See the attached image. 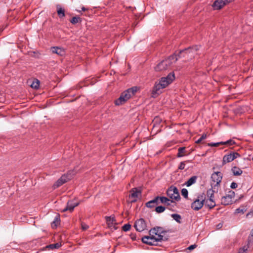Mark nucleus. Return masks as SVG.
Instances as JSON below:
<instances>
[{
	"mask_svg": "<svg viewBox=\"0 0 253 253\" xmlns=\"http://www.w3.org/2000/svg\"><path fill=\"white\" fill-rule=\"evenodd\" d=\"M175 79L173 72L169 73L166 77L161 78L159 83L156 82L151 91V97L155 98L162 93L161 89L166 88Z\"/></svg>",
	"mask_w": 253,
	"mask_h": 253,
	"instance_id": "f257e3e1",
	"label": "nucleus"
},
{
	"mask_svg": "<svg viewBox=\"0 0 253 253\" xmlns=\"http://www.w3.org/2000/svg\"><path fill=\"white\" fill-rule=\"evenodd\" d=\"M75 172L74 170L68 171L67 173L62 175L60 178L56 181L53 185V188L56 189L58 188L68 181L71 180Z\"/></svg>",
	"mask_w": 253,
	"mask_h": 253,
	"instance_id": "f03ea898",
	"label": "nucleus"
},
{
	"mask_svg": "<svg viewBox=\"0 0 253 253\" xmlns=\"http://www.w3.org/2000/svg\"><path fill=\"white\" fill-rule=\"evenodd\" d=\"M199 49V46L197 45L184 48V49H187V50L184 51L182 54L183 55H184L183 58H185V60L192 59L194 57V53L198 50Z\"/></svg>",
	"mask_w": 253,
	"mask_h": 253,
	"instance_id": "7ed1b4c3",
	"label": "nucleus"
},
{
	"mask_svg": "<svg viewBox=\"0 0 253 253\" xmlns=\"http://www.w3.org/2000/svg\"><path fill=\"white\" fill-rule=\"evenodd\" d=\"M130 97L131 96L129 93V92L126 90L123 92L119 98L115 100V104L116 106L121 105L126 102L130 98Z\"/></svg>",
	"mask_w": 253,
	"mask_h": 253,
	"instance_id": "20e7f679",
	"label": "nucleus"
},
{
	"mask_svg": "<svg viewBox=\"0 0 253 253\" xmlns=\"http://www.w3.org/2000/svg\"><path fill=\"white\" fill-rule=\"evenodd\" d=\"M141 241L144 244L149 246H158V244L156 243V237L154 234H151L149 236H144L142 238Z\"/></svg>",
	"mask_w": 253,
	"mask_h": 253,
	"instance_id": "39448f33",
	"label": "nucleus"
},
{
	"mask_svg": "<svg viewBox=\"0 0 253 253\" xmlns=\"http://www.w3.org/2000/svg\"><path fill=\"white\" fill-rule=\"evenodd\" d=\"M171 66L170 61L165 59L158 63L155 69L156 71L160 72L168 70L171 67Z\"/></svg>",
	"mask_w": 253,
	"mask_h": 253,
	"instance_id": "423d86ee",
	"label": "nucleus"
},
{
	"mask_svg": "<svg viewBox=\"0 0 253 253\" xmlns=\"http://www.w3.org/2000/svg\"><path fill=\"white\" fill-rule=\"evenodd\" d=\"M134 227L136 230L141 232L147 230V224L146 221L142 218L136 220L134 223Z\"/></svg>",
	"mask_w": 253,
	"mask_h": 253,
	"instance_id": "0eeeda50",
	"label": "nucleus"
},
{
	"mask_svg": "<svg viewBox=\"0 0 253 253\" xmlns=\"http://www.w3.org/2000/svg\"><path fill=\"white\" fill-rule=\"evenodd\" d=\"M159 199L160 203L164 204L167 207L171 206V208H169V209L170 211H173L171 208H174V206L176 205V203L174 201L170 200L169 198L165 196H160Z\"/></svg>",
	"mask_w": 253,
	"mask_h": 253,
	"instance_id": "6e6552de",
	"label": "nucleus"
},
{
	"mask_svg": "<svg viewBox=\"0 0 253 253\" xmlns=\"http://www.w3.org/2000/svg\"><path fill=\"white\" fill-rule=\"evenodd\" d=\"M141 193V189L138 188H134L130 190V194L129 195V199L130 200L131 203H134L137 201L138 194Z\"/></svg>",
	"mask_w": 253,
	"mask_h": 253,
	"instance_id": "1a4fd4ad",
	"label": "nucleus"
},
{
	"mask_svg": "<svg viewBox=\"0 0 253 253\" xmlns=\"http://www.w3.org/2000/svg\"><path fill=\"white\" fill-rule=\"evenodd\" d=\"M211 178L216 184L213 185V188L215 189V187L219 185L222 179V173L220 171L214 172L211 176Z\"/></svg>",
	"mask_w": 253,
	"mask_h": 253,
	"instance_id": "9d476101",
	"label": "nucleus"
},
{
	"mask_svg": "<svg viewBox=\"0 0 253 253\" xmlns=\"http://www.w3.org/2000/svg\"><path fill=\"white\" fill-rule=\"evenodd\" d=\"M230 1V0H215L212 4V6L214 10H219Z\"/></svg>",
	"mask_w": 253,
	"mask_h": 253,
	"instance_id": "9b49d317",
	"label": "nucleus"
},
{
	"mask_svg": "<svg viewBox=\"0 0 253 253\" xmlns=\"http://www.w3.org/2000/svg\"><path fill=\"white\" fill-rule=\"evenodd\" d=\"M79 205V203L75 202L74 200L68 201L67 203L66 207L62 211L65 212L67 211H69L70 212H72L73 211L74 208Z\"/></svg>",
	"mask_w": 253,
	"mask_h": 253,
	"instance_id": "f8f14e48",
	"label": "nucleus"
},
{
	"mask_svg": "<svg viewBox=\"0 0 253 253\" xmlns=\"http://www.w3.org/2000/svg\"><path fill=\"white\" fill-rule=\"evenodd\" d=\"M106 223L108 227L110 229H112L113 225H118V223L116 221L115 217L114 215L108 216H105Z\"/></svg>",
	"mask_w": 253,
	"mask_h": 253,
	"instance_id": "ddd939ff",
	"label": "nucleus"
},
{
	"mask_svg": "<svg viewBox=\"0 0 253 253\" xmlns=\"http://www.w3.org/2000/svg\"><path fill=\"white\" fill-rule=\"evenodd\" d=\"M159 198L160 196H157L155 197L153 200L147 202L145 204L146 207L151 209L155 207V205H158L159 203H160Z\"/></svg>",
	"mask_w": 253,
	"mask_h": 253,
	"instance_id": "4468645a",
	"label": "nucleus"
},
{
	"mask_svg": "<svg viewBox=\"0 0 253 253\" xmlns=\"http://www.w3.org/2000/svg\"><path fill=\"white\" fill-rule=\"evenodd\" d=\"M204 203L199 201V199H196L194 201L191 205V208L194 211H199L204 206Z\"/></svg>",
	"mask_w": 253,
	"mask_h": 253,
	"instance_id": "2eb2a0df",
	"label": "nucleus"
},
{
	"mask_svg": "<svg viewBox=\"0 0 253 253\" xmlns=\"http://www.w3.org/2000/svg\"><path fill=\"white\" fill-rule=\"evenodd\" d=\"M56 8L58 16L62 19L65 16V9L60 4H56Z\"/></svg>",
	"mask_w": 253,
	"mask_h": 253,
	"instance_id": "dca6fc26",
	"label": "nucleus"
},
{
	"mask_svg": "<svg viewBox=\"0 0 253 253\" xmlns=\"http://www.w3.org/2000/svg\"><path fill=\"white\" fill-rule=\"evenodd\" d=\"M170 189H171V191L173 192V194L175 195V197H173V199H174L175 201H179L180 200V196L179 194V191L177 189V188L175 186H174L173 185H171L170 187H169Z\"/></svg>",
	"mask_w": 253,
	"mask_h": 253,
	"instance_id": "f3484780",
	"label": "nucleus"
},
{
	"mask_svg": "<svg viewBox=\"0 0 253 253\" xmlns=\"http://www.w3.org/2000/svg\"><path fill=\"white\" fill-rule=\"evenodd\" d=\"M190 153H187L186 151V148L185 147H179L178 148V153L176 155L177 158H181L185 156L189 155Z\"/></svg>",
	"mask_w": 253,
	"mask_h": 253,
	"instance_id": "a211bd4d",
	"label": "nucleus"
},
{
	"mask_svg": "<svg viewBox=\"0 0 253 253\" xmlns=\"http://www.w3.org/2000/svg\"><path fill=\"white\" fill-rule=\"evenodd\" d=\"M51 50L53 53H56L60 56H63L65 53L63 48L58 46L52 47Z\"/></svg>",
	"mask_w": 253,
	"mask_h": 253,
	"instance_id": "6ab92c4d",
	"label": "nucleus"
},
{
	"mask_svg": "<svg viewBox=\"0 0 253 253\" xmlns=\"http://www.w3.org/2000/svg\"><path fill=\"white\" fill-rule=\"evenodd\" d=\"M213 184H211V188L208 190L207 192V195L208 197L209 198L208 201H210V202L214 203V190L212 189L213 188Z\"/></svg>",
	"mask_w": 253,
	"mask_h": 253,
	"instance_id": "aec40b11",
	"label": "nucleus"
},
{
	"mask_svg": "<svg viewBox=\"0 0 253 253\" xmlns=\"http://www.w3.org/2000/svg\"><path fill=\"white\" fill-rule=\"evenodd\" d=\"M221 203L222 205L227 206L232 204V201L229 196H224L221 198Z\"/></svg>",
	"mask_w": 253,
	"mask_h": 253,
	"instance_id": "412c9836",
	"label": "nucleus"
},
{
	"mask_svg": "<svg viewBox=\"0 0 253 253\" xmlns=\"http://www.w3.org/2000/svg\"><path fill=\"white\" fill-rule=\"evenodd\" d=\"M231 171L232 172L234 176H239L243 173V170L236 166H234L232 168Z\"/></svg>",
	"mask_w": 253,
	"mask_h": 253,
	"instance_id": "4be33fe9",
	"label": "nucleus"
},
{
	"mask_svg": "<svg viewBox=\"0 0 253 253\" xmlns=\"http://www.w3.org/2000/svg\"><path fill=\"white\" fill-rule=\"evenodd\" d=\"M233 161L231 153L229 154L225 155L223 157L222 165H224L226 163H230Z\"/></svg>",
	"mask_w": 253,
	"mask_h": 253,
	"instance_id": "5701e85b",
	"label": "nucleus"
},
{
	"mask_svg": "<svg viewBox=\"0 0 253 253\" xmlns=\"http://www.w3.org/2000/svg\"><path fill=\"white\" fill-rule=\"evenodd\" d=\"M60 222V217L59 214L55 217L54 220L51 222V226L53 228H56Z\"/></svg>",
	"mask_w": 253,
	"mask_h": 253,
	"instance_id": "b1692460",
	"label": "nucleus"
},
{
	"mask_svg": "<svg viewBox=\"0 0 253 253\" xmlns=\"http://www.w3.org/2000/svg\"><path fill=\"white\" fill-rule=\"evenodd\" d=\"M198 176H193L191 177L185 183V184L186 185L187 187H189L193 185V184L195 183L196 182V180L197 179Z\"/></svg>",
	"mask_w": 253,
	"mask_h": 253,
	"instance_id": "393cba45",
	"label": "nucleus"
},
{
	"mask_svg": "<svg viewBox=\"0 0 253 253\" xmlns=\"http://www.w3.org/2000/svg\"><path fill=\"white\" fill-rule=\"evenodd\" d=\"M157 237H156V243H157L159 242H161L162 241H167L169 239V236H165L162 234H160L158 233V235H156Z\"/></svg>",
	"mask_w": 253,
	"mask_h": 253,
	"instance_id": "a878e982",
	"label": "nucleus"
},
{
	"mask_svg": "<svg viewBox=\"0 0 253 253\" xmlns=\"http://www.w3.org/2000/svg\"><path fill=\"white\" fill-rule=\"evenodd\" d=\"M69 21L73 25H76L78 23H81L82 22V19L78 16H76L70 19Z\"/></svg>",
	"mask_w": 253,
	"mask_h": 253,
	"instance_id": "bb28decb",
	"label": "nucleus"
},
{
	"mask_svg": "<svg viewBox=\"0 0 253 253\" xmlns=\"http://www.w3.org/2000/svg\"><path fill=\"white\" fill-rule=\"evenodd\" d=\"M171 217L175 220L177 223H182V217L181 216L177 213H172L171 215Z\"/></svg>",
	"mask_w": 253,
	"mask_h": 253,
	"instance_id": "cd10ccee",
	"label": "nucleus"
},
{
	"mask_svg": "<svg viewBox=\"0 0 253 253\" xmlns=\"http://www.w3.org/2000/svg\"><path fill=\"white\" fill-rule=\"evenodd\" d=\"M61 246V244L60 243H56L55 244H52L46 246L45 249H49L51 250L58 249Z\"/></svg>",
	"mask_w": 253,
	"mask_h": 253,
	"instance_id": "c85d7f7f",
	"label": "nucleus"
},
{
	"mask_svg": "<svg viewBox=\"0 0 253 253\" xmlns=\"http://www.w3.org/2000/svg\"><path fill=\"white\" fill-rule=\"evenodd\" d=\"M159 229H163L162 227L160 226H156L154 228H151L149 231V234L151 235V234H154V235H158Z\"/></svg>",
	"mask_w": 253,
	"mask_h": 253,
	"instance_id": "c756f323",
	"label": "nucleus"
},
{
	"mask_svg": "<svg viewBox=\"0 0 253 253\" xmlns=\"http://www.w3.org/2000/svg\"><path fill=\"white\" fill-rule=\"evenodd\" d=\"M40 84V81L37 79H34L32 84H31V87L33 88L37 89L39 88Z\"/></svg>",
	"mask_w": 253,
	"mask_h": 253,
	"instance_id": "7c9ffc66",
	"label": "nucleus"
},
{
	"mask_svg": "<svg viewBox=\"0 0 253 253\" xmlns=\"http://www.w3.org/2000/svg\"><path fill=\"white\" fill-rule=\"evenodd\" d=\"M186 50H187V49L180 50L177 53H176V52H175L174 53H175L176 58L175 59V60H174V62H176L179 58H183L184 55H183L182 54L183 53V52Z\"/></svg>",
	"mask_w": 253,
	"mask_h": 253,
	"instance_id": "2f4dec72",
	"label": "nucleus"
},
{
	"mask_svg": "<svg viewBox=\"0 0 253 253\" xmlns=\"http://www.w3.org/2000/svg\"><path fill=\"white\" fill-rule=\"evenodd\" d=\"M166 194H167L168 197H169V198L170 199V200H172L175 202L174 199H173V197H175V195L174 194H173V192L171 191V189H170L169 187L168 189H167V190L166 191Z\"/></svg>",
	"mask_w": 253,
	"mask_h": 253,
	"instance_id": "473e14b6",
	"label": "nucleus"
},
{
	"mask_svg": "<svg viewBox=\"0 0 253 253\" xmlns=\"http://www.w3.org/2000/svg\"><path fill=\"white\" fill-rule=\"evenodd\" d=\"M162 121V120L159 117H155L152 122L153 127H155L156 126L160 125Z\"/></svg>",
	"mask_w": 253,
	"mask_h": 253,
	"instance_id": "72a5a7b5",
	"label": "nucleus"
},
{
	"mask_svg": "<svg viewBox=\"0 0 253 253\" xmlns=\"http://www.w3.org/2000/svg\"><path fill=\"white\" fill-rule=\"evenodd\" d=\"M166 209V207L164 206H158L155 208V211L158 213H161L163 212Z\"/></svg>",
	"mask_w": 253,
	"mask_h": 253,
	"instance_id": "f704fd0d",
	"label": "nucleus"
},
{
	"mask_svg": "<svg viewBox=\"0 0 253 253\" xmlns=\"http://www.w3.org/2000/svg\"><path fill=\"white\" fill-rule=\"evenodd\" d=\"M204 204L205 205V206L209 208L210 209H211L215 206V203L214 201V203L210 202V201H208V200H206Z\"/></svg>",
	"mask_w": 253,
	"mask_h": 253,
	"instance_id": "c9c22d12",
	"label": "nucleus"
},
{
	"mask_svg": "<svg viewBox=\"0 0 253 253\" xmlns=\"http://www.w3.org/2000/svg\"><path fill=\"white\" fill-rule=\"evenodd\" d=\"M127 90L129 92V93L130 94V96H132V95H134L135 93L136 92L137 90V87L133 86L127 89Z\"/></svg>",
	"mask_w": 253,
	"mask_h": 253,
	"instance_id": "e433bc0d",
	"label": "nucleus"
},
{
	"mask_svg": "<svg viewBox=\"0 0 253 253\" xmlns=\"http://www.w3.org/2000/svg\"><path fill=\"white\" fill-rule=\"evenodd\" d=\"M196 199H199V201L202 202V203H204L206 201V195L205 193H203L202 194L199 195L197 196V198Z\"/></svg>",
	"mask_w": 253,
	"mask_h": 253,
	"instance_id": "4c0bfd02",
	"label": "nucleus"
},
{
	"mask_svg": "<svg viewBox=\"0 0 253 253\" xmlns=\"http://www.w3.org/2000/svg\"><path fill=\"white\" fill-rule=\"evenodd\" d=\"M253 235H249L248 238V243L247 245H246L247 247H248V248H250V247L251 246L252 244H253Z\"/></svg>",
	"mask_w": 253,
	"mask_h": 253,
	"instance_id": "58836bf2",
	"label": "nucleus"
},
{
	"mask_svg": "<svg viewBox=\"0 0 253 253\" xmlns=\"http://www.w3.org/2000/svg\"><path fill=\"white\" fill-rule=\"evenodd\" d=\"M175 58H176L175 53H174L172 55H171L169 56V57H168L167 58H166V59L167 60L170 61V62L171 63V65H172L173 63H174V60H175Z\"/></svg>",
	"mask_w": 253,
	"mask_h": 253,
	"instance_id": "ea45409f",
	"label": "nucleus"
},
{
	"mask_svg": "<svg viewBox=\"0 0 253 253\" xmlns=\"http://www.w3.org/2000/svg\"><path fill=\"white\" fill-rule=\"evenodd\" d=\"M247 209L244 208V206H241L235 210V213H244L247 211Z\"/></svg>",
	"mask_w": 253,
	"mask_h": 253,
	"instance_id": "a19ab883",
	"label": "nucleus"
},
{
	"mask_svg": "<svg viewBox=\"0 0 253 253\" xmlns=\"http://www.w3.org/2000/svg\"><path fill=\"white\" fill-rule=\"evenodd\" d=\"M235 143V142L232 139L228 140L226 141H221V145H233Z\"/></svg>",
	"mask_w": 253,
	"mask_h": 253,
	"instance_id": "79ce46f5",
	"label": "nucleus"
},
{
	"mask_svg": "<svg viewBox=\"0 0 253 253\" xmlns=\"http://www.w3.org/2000/svg\"><path fill=\"white\" fill-rule=\"evenodd\" d=\"M192 160H187L186 161L180 162V163L178 166V169H180V170L184 169V168H185V163H186V162L190 163V162H192Z\"/></svg>",
	"mask_w": 253,
	"mask_h": 253,
	"instance_id": "37998d69",
	"label": "nucleus"
},
{
	"mask_svg": "<svg viewBox=\"0 0 253 253\" xmlns=\"http://www.w3.org/2000/svg\"><path fill=\"white\" fill-rule=\"evenodd\" d=\"M181 193L182 196L185 198H188V191L186 188H183L181 189Z\"/></svg>",
	"mask_w": 253,
	"mask_h": 253,
	"instance_id": "c03bdc74",
	"label": "nucleus"
},
{
	"mask_svg": "<svg viewBox=\"0 0 253 253\" xmlns=\"http://www.w3.org/2000/svg\"><path fill=\"white\" fill-rule=\"evenodd\" d=\"M131 228V225L129 223L125 224L122 227V230L125 232L129 231Z\"/></svg>",
	"mask_w": 253,
	"mask_h": 253,
	"instance_id": "a18cd8bd",
	"label": "nucleus"
},
{
	"mask_svg": "<svg viewBox=\"0 0 253 253\" xmlns=\"http://www.w3.org/2000/svg\"><path fill=\"white\" fill-rule=\"evenodd\" d=\"M206 138H207V134L205 133H204L202 134V135L199 139H198L197 141H196L195 143L197 144H199L201 142V141L203 140L206 139Z\"/></svg>",
	"mask_w": 253,
	"mask_h": 253,
	"instance_id": "49530a36",
	"label": "nucleus"
},
{
	"mask_svg": "<svg viewBox=\"0 0 253 253\" xmlns=\"http://www.w3.org/2000/svg\"><path fill=\"white\" fill-rule=\"evenodd\" d=\"M221 145V141L216 143H209L207 145L210 147H217Z\"/></svg>",
	"mask_w": 253,
	"mask_h": 253,
	"instance_id": "de8ad7c7",
	"label": "nucleus"
},
{
	"mask_svg": "<svg viewBox=\"0 0 253 253\" xmlns=\"http://www.w3.org/2000/svg\"><path fill=\"white\" fill-rule=\"evenodd\" d=\"M231 154L232 155V157L233 160H234L235 159H236L237 158L241 157V155L237 152H231Z\"/></svg>",
	"mask_w": 253,
	"mask_h": 253,
	"instance_id": "09e8293b",
	"label": "nucleus"
},
{
	"mask_svg": "<svg viewBox=\"0 0 253 253\" xmlns=\"http://www.w3.org/2000/svg\"><path fill=\"white\" fill-rule=\"evenodd\" d=\"M248 249V247L246 246H244L242 248L239 249V252L238 253H245Z\"/></svg>",
	"mask_w": 253,
	"mask_h": 253,
	"instance_id": "8fccbe9b",
	"label": "nucleus"
},
{
	"mask_svg": "<svg viewBox=\"0 0 253 253\" xmlns=\"http://www.w3.org/2000/svg\"><path fill=\"white\" fill-rule=\"evenodd\" d=\"M169 230H164L163 228V229H159L158 233L165 235L167 232H169Z\"/></svg>",
	"mask_w": 253,
	"mask_h": 253,
	"instance_id": "3c124183",
	"label": "nucleus"
},
{
	"mask_svg": "<svg viewBox=\"0 0 253 253\" xmlns=\"http://www.w3.org/2000/svg\"><path fill=\"white\" fill-rule=\"evenodd\" d=\"M81 226L82 230L84 231L86 230L89 228V226L84 222L81 223Z\"/></svg>",
	"mask_w": 253,
	"mask_h": 253,
	"instance_id": "603ef678",
	"label": "nucleus"
},
{
	"mask_svg": "<svg viewBox=\"0 0 253 253\" xmlns=\"http://www.w3.org/2000/svg\"><path fill=\"white\" fill-rule=\"evenodd\" d=\"M197 245L196 244L191 245L189 246L187 248H186V250L192 251L195 249L197 247Z\"/></svg>",
	"mask_w": 253,
	"mask_h": 253,
	"instance_id": "864d4df0",
	"label": "nucleus"
},
{
	"mask_svg": "<svg viewBox=\"0 0 253 253\" xmlns=\"http://www.w3.org/2000/svg\"><path fill=\"white\" fill-rule=\"evenodd\" d=\"M229 194L226 195V196H229L230 198V199L232 200V198L235 196V192L232 190H230L229 192Z\"/></svg>",
	"mask_w": 253,
	"mask_h": 253,
	"instance_id": "5fc2aeb1",
	"label": "nucleus"
},
{
	"mask_svg": "<svg viewBox=\"0 0 253 253\" xmlns=\"http://www.w3.org/2000/svg\"><path fill=\"white\" fill-rule=\"evenodd\" d=\"M238 184L235 182H232L230 185V188L231 189H235L237 187Z\"/></svg>",
	"mask_w": 253,
	"mask_h": 253,
	"instance_id": "6e6d98bb",
	"label": "nucleus"
},
{
	"mask_svg": "<svg viewBox=\"0 0 253 253\" xmlns=\"http://www.w3.org/2000/svg\"><path fill=\"white\" fill-rule=\"evenodd\" d=\"M130 236L131 239L133 241H135V240H136V234H135L131 233V234L130 235Z\"/></svg>",
	"mask_w": 253,
	"mask_h": 253,
	"instance_id": "4d7b16f0",
	"label": "nucleus"
},
{
	"mask_svg": "<svg viewBox=\"0 0 253 253\" xmlns=\"http://www.w3.org/2000/svg\"><path fill=\"white\" fill-rule=\"evenodd\" d=\"M253 215V211H251L250 212H248L246 216L247 217H249L250 216H252Z\"/></svg>",
	"mask_w": 253,
	"mask_h": 253,
	"instance_id": "13d9d810",
	"label": "nucleus"
},
{
	"mask_svg": "<svg viewBox=\"0 0 253 253\" xmlns=\"http://www.w3.org/2000/svg\"><path fill=\"white\" fill-rule=\"evenodd\" d=\"M222 225H223V224L222 223H219V224H218L216 225L217 229H220L221 228H222Z\"/></svg>",
	"mask_w": 253,
	"mask_h": 253,
	"instance_id": "bf43d9fd",
	"label": "nucleus"
},
{
	"mask_svg": "<svg viewBox=\"0 0 253 253\" xmlns=\"http://www.w3.org/2000/svg\"><path fill=\"white\" fill-rule=\"evenodd\" d=\"M244 197V195H241L240 196V197H239V198L238 199H237L236 201H235V202H238L239 200H241L242 198H243Z\"/></svg>",
	"mask_w": 253,
	"mask_h": 253,
	"instance_id": "052dcab7",
	"label": "nucleus"
},
{
	"mask_svg": "<svg viewBox=\"0 0 253 253\" xmlns=\"http://www.w3.org/2000/svg\"><path fill=\"white\" fill-rule=\"evenodd\" d=\"M88 9V8H85V7H84V6H83V7H82V11H86V10H87Z\"/></svg>",
	"mask_w": 253,
	"mask_h": 253,
	"instance_id": "680f3d73",
	"label": "nucleus"
},
{
	"mask_svg": "<svg viewBox=\"0 0 253 253\" xmlns=\"http://www.w3.org/2000/svg\"><path fill=\"white\" fill-rule=\"evenodd\" d=\"M117 225H113L112 227V229L113 228L114 230H117L118 229V227L116 226Z\"/></svg>",
	"mask_w": 253,
	"mask_h": 253,
	"instance_id": "e2e57ef3",
	"label": "nucleus"
},
{
	"mask_svg": "<svg viewBox=\"0 0 253 253\" xmlns=\"http://www.w3.org/2000/svg\"><path fill=\"white\" fill-rule=\"evenodd\" d=\"M116 247H117V246H116L114 247V252H115V251H116L115 248H116Z\"/></svg>",
	"mask_w": 253,
	"mask_h": 253,
	"instance_id": "0e129e2a",
	"label": "nucleus"
},
{
	"mask_svg": "<svg viewBox=\"0 0 253 253\" xmlns=\"http://www.w3.org/2000/svg\"><path fill=\"white\" fill-rule=\"evenodd\" d=\"M250 235H253V232H252V231L251 232V233H250Z\"/></svg>",
	"mask_w": 253,
	"mask_h": 253,
	"instance_id": "69168bd1",
	"label": "nucleus"
},
{
	"mask_svg": "<svg viewBox=\"0 0 253 253\" xmlns=\"http://www.w3.org/2000/svg\"><path fill=\"white\" fill-rule=\"evenodd\" d=\"M193 151H194V150H193V149H191V152H190V153H191V152H192Z\"/></svg>",
	"mask_w": 253,
	"mask_h": 253,
	"instance_id": "338daca9",
	"label": "nucleus"
},
{
	"mask_svg": "<svg viewBox=\"0 0 253 253\" xmlns=\"http://www.w3.org/2000/svg\"><path fill=\"white\" fill-rule=\"evenodd\" d=\"M252 199H253V195L252 196Z\"/></svg>",
	"mask_w": 253,
	"mask_h": 253,
	"instance_id": "774afa93",
	"label": "nucleus"
}]
</instances>
